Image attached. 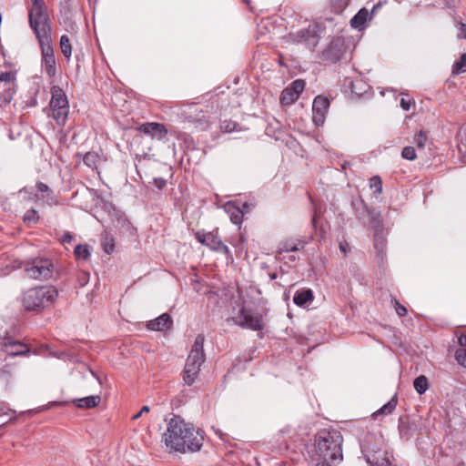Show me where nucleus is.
<instances>
[{
	"label": "nucleus",
	"instance_id": "obj_5",
	"mask_svg": "<svg viewBox=\"0 0 466 466\" xmlns=\"http://www.w3.org/2000/svg\"><path fill=\"white\" fill-rule=\"evenodd\" d=\"M28 8V23L36 39L50 36L52 26L44 0H30Z\"/></svg>",
	"mask_w": 466,
	"mask_h": 466
},
{
	"label": "nucleus",
	"instance_id": "obj_56",
	"mask_svg": "<svg viewBox=\"0 0 466 466\" xmlns=\"http://www.w3.org/2000/svg\"><path fill=\"white\" fill-rule=\"evenodd\" d=\"M459 31H460V33H459L460 36L462 38H466V25L465 24H461Z\"/></svg>",
	"mask_w": 466,
	"mask_h": 466
},
{
	"label": "nucleus",
	"instance_id": "obj_37",
	"mask_svg": "<svg viewBox=\"0 0 466 466\" xmlns=\"http://www.w3.org/2000/svg\"><path fill=\"white\" fill-rule=\"evenodd\" d=\"M319 37L316 30L314 28H311V34H309V35L307 37V39L305 40V42L303 44H305V46L308 48L313 49L319 44Z\"/></svg>",
	"mask_w": 466,
	"mask_h": 466
},
{
	"label": "nucleus",
	"instance_id": "obj_42",
	"mask_svg": "<svg viewBox=\"0 0 466 466\" xmlns=\"http://www.w3.org/2000/svg\"><path fill=\"white\" fill-rule=\"evenodd\" d=\"M401 157L407 160H414L417 157L415 148L410 146L403 147Z\"/></svg>",
	"mask_w": 466,
	"mask_h": 466
},
{
	"label": "nucleus",
	"instance_id": "obj_44",
	"mask_svg": "<svg viewBox=\"0 0 466 466\" xmlns=\"http://www.w3.org/2000/svg\"><path fill=\"white\" fill-rule=\"evenodd\" d=\"M391 303L392 305L394 306V309H395V311L396 313L400 316V317H403L407 314L408 310L407 309L401 305L397 299L396 298H391Z\"/></svg>",
	"mask_w": 466,
	"mask_h": 466
},
{
	"label": "nucleus",
	"instance_id": "obj_18",
	"mask_svg": "<svg viewBox=\"0 0 466 466\" xmlns=\"http://www.w3.org/2000/svg\"><path fill=\"white\" fill-rule=\"evenodd\" d=\"M329 104V98L325 96L319 95L314 98L312 104V121L315 126L320 127L324 124Z\"/></svg>",
	"mask_w": 466,
	"mask_h": 466
},
{
	"label": "nucleus",
	"instance_id": "obj_36",
	"mask_svg": "<svg viewBox=\"0 0 466 466\" xmlns=\"http://www.w3.org/2000/svg\"><path fill=\"white\" fill-rule=\"evenodd\" d=\"M74 254L76 258H82L87 260L90 256L88 245L79 244L75 248Z\"/></svg>",
	"mask_w": 466,
	"mask_h": 466
},
{
	"label": "nucleus",
	"instance_id": "obj_19",
	"mask_svg": "<svg viewBox=\"0 0 466 466\" xmlns=\"http://www.w3.org/2000/svg\"><path fill=\"white\" fill-rule=\"evenodd\" d=\"M137 129L152 139L162 140L168 131L164 124L157 122H147L139 125Z\"/></svg>",
	"mask_w": 466,
	"mask_h": 466
},
{
	"label": "nucleus",
	"instance_id": "obj_52",
	"mask_svg": "<svg viewBox=\"0 0 466 466\" xmlns=\"http://www.w3.org/2000/svg\"><path fill=\"white\" fill-rule=\"evenodd\" d=\"M150 411V408L147 405H145L141 408L140 411L137 414L133 415L132 420H136L140 418L144 413H148Z\"/></svg>",
	"mask_w": 466,
	"mask_h": 466
},
{
	"label": "nucleus",
	"instance_id": "obj_57",
	"mask_svg": "<svg viewBox=\"0 0 466 466\" xmlns=\"http://www.w3.org/2000/svg\"><path fill=\"white\" fill-rule=\"evenodd\" d=\"M248 204V200H242V199H238L237 201L235 200H228L226 201L224 204H227V205H229V204Z\"/></svg>",
	"mask_w": 466,
	"mask_h": 466
},
{
	"label": "nucleus",
	"instance_id": "obj_59",
	"mask_svg": "<svg viewBox=\"0 0 466 466\" xmlns=\"http://www.w3.org/2000/svg\"><path fill=\"white\" fill-rule=\"evenodd\" d=\"M312 221H313L314 225H317V223L319 221L318 210H315V214L313 216Z\"/></svg>",
	"mask_w": 466,
	"mask_h": 466
},
{
	"label": "nucleus",
	"instance_id": "obj_2",
	"mask_svg": "<svg viewBox=\"0 0 466 466\" xmlns=\"http://www.w3.org/2000/svg\"><path fill=\"white\" fill-rule=\"evenodd\" d=\"M343 437L337 430L319 431L314 438L313 459L324 461L340 462Z\"/></svg>",
	"mask_w": 466,
	"mask_h": 466
},
{
	"label": "nucleus",
	"instance_id": "obj_63",
	"mask_svg": "<svg viewBox=\"0 0 466 466\" xmlns=\"http://www.w3.org/2000/svg\"><path fill=\"white\" fill-rule=\"evenodd\" d=\"M244 1H245L246 3H248V4L249 3V1H248V0H244Z\"/></svg>",
	"mask_w": 466,
	"mask_h": 466
},
{
	"label": "nucleus",
	"instance_id": "obj_27",
	"mask_svg": "<svg viewBox=\"0 0 466 466\" xmlns=\"http://www.w3.org/2000/svg\"><path fill=\"white\" fill-rule=\"evenodd\" d=\"M304 245L301 242L294 243L293 241H286L279 245L277 251V256H281L284 253L296 252L303 248Z\"/></svg>",
	"mask_w": 466,
	"mask_h": 466
},
{
	"label": "nucleus",
	"instance_id": "obj_20",
	"mask_svg": "<svg viewBox=\"0 0 466 466\" xmlns=\"http://www.w3.org/2000/svg\"><path fill=\"white\" fill-rule=\"evenodd\" d=\"M172 324L173 321L170 315L163 313L159 317L148 321L147 328L155 331H163L171 329Z\"/></svg>",
	"mask_w": 466,
	"mask_h": 466
},
{
	"label": "nucleus",
	"instance_id": "obj_60",
	"mask_svg": "<svg viewBox=\"0 0 466 466\" xmlns=\"http://www.w3.org/2000/svg\"><path fill=\"white\" fill-rule=\"evenodd\" d=\"M278 277L277 273H270L269 274V279L270 280H273V279H276Z\"/></svg>",
	"mask_w": 466,
	"mask_h": 466
},
{
	"label": "nucleus",
	"instance_id": "obj_53",
	"mask_svg": "<svg viewBox=\"0 0 466 466\" xmlns=\"http://www.w3.org/2000/svg\"><path fill=\"white\" fill-rule=\"evenodd\" d=\"M72 240L73 236L69 232L65 233L61 238L63 244L70 243Z\"/></svg>",
	"mask_w": 466,
	"mask_h": 466
},
{
	"label": "nucleus",
	"instance_id": "obj_45",
	"mask_svg": "<svg viewBox=\"0 0 466 466\" xmlns=\"http://www.w3.org/2000/svg\"><path fill=\"white\" fill-rule=\"evenodd\" d=\"M455 359L459 362V364L466 368V349H458L455 351Z\"/></svg>",
	"mask_w": 466,
	"mask_h": 466
},
{
	"label": "nucleus",
	"instance_id": "obj_58",
	"mask_svg": "<svg viewBox=\"0 0 466 466\" xmlns=\"http://www.w3.org/2000/svg\"><path fill=\"white\" fill-rule=\"evenodd\" d=\"M459 343L462 347H466V335H461L459 337Z\"/></svg>",
	"mask_w": 466,
	"mask_h": 466
},
{
	"label": "nucleus",
	"instance_id": "obj_6",
	"mask_svg": "<svg viewBox=\"0 0 466 466\" xmlns=\"http://www.w3.org/2000/svg\"><path fill=\"white\" fill-rule=\"evenodd\" d=\"M26 275L34 279H48L52 277L54 264L46 258H34L25 263Z\"/></svg>",
	"mask_w": 466,
	"mask_h": 466
},
{
	"label": "nucleus",
	"instance_id": "obj_15",
	"mask_svg": "<svg viewBox=\"0 0 466 466\" xmlns=\"http://www.w3.org/2000/svg\"><path fill=\"white\" fill-rule=\"evenodd\" d=\"M0 350L11 357H16L29 354L30 348L8 333L0 342Z\"/></svg>",
	"mask_w": 466,
	"mask_h": 466
},
{
	"label": "nucleus",
	"instance_id": "obj_10",
	"mask_svg": "<svg viewBox=\"0 0 466 466\" xmlns=\"http://www.w3.org/2000/svg\"><path fill=\"white\" fill-rule=\"evenodd\" d=\"M362 453L370 466H393L389 459L388 452L370 443L362 445Z\"/></svg>",
	"mask_w": 466,
	"mask_h": 466
},
{
	"label": "nucleus",
	"instance_id": "obj_47",
	"mask_svg": "<svg viewBox=\"0 0 466 466\" xmlns=\"http://www.w3.org/2000/svg\"><path fill=\"white\" fill-rule=\"evenodd\" d=\"M8 334V329L5 321L0 318V342Z\"/></svg>",
	"mask_w": 466,
	"mask_h": 466
},
{
	"label": "nucleus",
	"instance_id": "obj_4",
	"mask_svg": "<svg viewBox=\"0 0 466 466\" xmlns=\"http://www.w3.org/2000/svg\"><path fill=\"white\" fill-rule=\"evenodd\" d=\"M205 336L198 334L186 360L182 379L186 385L192 386L198 378L200 368L206 360L204 351Z\"/></svg>",
	"mask_w": 466,
	"mask_h": 466
},
{
	"label": "nucleus",
	"instance_id": "obj_54",
	"mask_svg": "<svg viewBox=\"0 0 466 466\" xmlns=\"http://www.w3.org/2000/svg\"><path fill=\"white\" fill-rule=\"evenodd\" d=\"M276 258L279 260H282V259L287 260L286 262H289V261L294 262L297 259V258L294 255H288V256H283V257L277 256Z\"/></svg>",
	"mask_w": 466,
	"mask_h": 466
},
{
	"label": "nucleus",
	"instance_id": "obj_48",
	"mask_svg": "<svg viewBox=\"0 0 466 466\" xmlns=\"http://www.w3.org/2000/svg\"><path fill=\"white\" fill-rule=\"evenodd\" d=\"M414 101L411 100V99H406L404 97H402L400 99V106L403 110L405 111H409L411 107V106L413 105L414 106Z\"/></svg>",
	"mask_w": 466,
	"mask_h": 466
},
{
	"label": "nucleus",
	"instance_id": "obj_3",
	"mask_svg": "<svg viewBox=\"0 0 466 466\" xmlns=\"http://www.w3.org/2000/svg\"><path fill=\"white\" fill-rule=\"evenodd\" d=\"M57 297L55 286L42 285L24 290L20 301L25 311L39 314L51 309Z\"/></svg>",
	"mask_w": 466,
	"mask_h": 466
},
{
	"label": "nucleus",
	"instance_id": "obj_28",
	"mask_svg": "<svg viewBox=\"0 0 466 466\" xmlns=\"http://www.w3.org/2000/svg\"><path fill=\"white\" fill-rule=\"evenodd\" d=\"M52 110V117L56 120V124L59 126H64L66 124L69 106H62V107H55L51 108Z\"/></svg>",
	"mask_w": 466,
	"mask_h": 466
},
{
	"label": "nucleus",
	"instance_id": "obj_7",
	"mask_svg": "<svg viewBox=\"0 0 466 466\" xmlns=\"http://www.w3.org/2000/svg\"><path fill=\"white\" fill-rule=\"evenodd\" d=\"M37 41L41 49V66L48 77L54 78L56 76L57 68L52 37L50 35L37 38Z\"/></svg>",
	"mask_w": 466,
	"mask_h": 466
},
{
	"label": "nucleus",
	"instance_id": "obj_38",
	"mask_svg": "<svg viewBox=\"0 0 466 466\" xmlns=\"http://www.w3.org/2000/svg\"><path fill=\"white\" fill-rule=\"evenodd\" d=\"M370 187L374 194H380L382 191V180L379 176H373L370 178Z\"/></svg>",
	"mask_w": 466,
	"mask_h": 466
},
{
	"label": "nucleus",
	"instance_id": "obj_43",
	"mask_svg": "<svg viewBox=\"0 0 466 466\" xmlns=\"http://www.w3.org/2000/svg\"><path fill=\"white\" fill-rule=\"evenodd\" d=\"M238 124L232 120H224L220 124V128L224 132H232L236 130Z\"/></svg>",
	"mask_w": 466,
	"mask_h": 466
},
{
	"label": "nucleus",
	"instance_id": "obj_33",
	"mask_svg": "<svg viewBox=\"0 0 466 466\" xmlns=\"http://www.w3.org/2000/svg\"><path fill=\"white\" fill-rule=\"evenodd\" d=\"M309 34H311V28L308 27L298 30L295 33H291L290 37L294 42L303 44L307 37L309 35Z\"/></svg>",
	"mask_w": 466,
	"mask_h": 466
},
{
	"label": "nucleus",
	"instance_id": "obj_25",
	"mask_svg": "<svg viewBox=\"0 0 466 466\" xmlns=\"http://www.w3.org/2000/svg\"><path fill=\"white\" fill-rule=\"evenodd\" d=\"M101 400L100 396L92 395L85 398L75 399L73 400V403L80 409H91L96 407Z\"/></svg>",
	"mask_w": 466,
	"mask_h": 466
},
{
	"label": "nucleus",
	"instance_id": "obj_62",
	"mask_svg": "<svg viewBox=\"0 0 466 466\" xmlns=\"http://www.w3.org/2000/svg\"><path fill=\"white\" fill-rule=\"evenodd\" d=\"M399 428H400V433L402 434L404 432V427L402 425V422L400 424Z\"/></svg>",
	"mask_w": 466,
	"mask_h": 466
},
{
	"label": "nucleus",
	"instance_id": "obj_23",
	"mask_svg": "<svg viewBox=\"0 0 466 466\" xmlns=\"http://www.w3.org/2000/svg\"><path fill=\"white\" fill-rule=\"evenodd\" d=\"M314 299L313 291L310 289H301L296 291L293 302L299 307H306Z\"/></svg>",
	"mask_w": 466,
	"mask_h": 466
},
{
	"label": "nucleus",
	"instance_id": "obj_1",
	"mask_svg": "<svg viewBox=\"0 0 466 466\" xmlns=\"http://www.w3.org/2000/svg\"><path fill=\"white\" fill-rule=\"evenodd\" d=\"M163 438L170 452L180 453L198 451L204 441L201 431L196 430L179 416L170 419Z\"/></svg>",
	"mask_w": 466,
	"mask_h": 466
},
{
	"label": "nucleus",
	"instance_id": "obj_22",
	"mask_svg": "<svg viewBox=\"0 0 466 466\" xmlns=\"http://www.w3.org/2000/svg\"><path fill=\"white\" fill-rule=\"evenodd\" d=\"M51 95L52 96L49 103L50 108L69 106L65 92L58 86H53L51 87Z\"/></svg>",
	"mask_w": 466,
	"mask_h": 466
},
{
	"label": "nucleus",
	"instance_id": "obj_30",
	"mask_svg": "<svg viewBox=\"0 0 466 466\" xmlns=\"http://www.w3.org/2000/svg\"><path fill=\"white\" fill-rule=\"evenodd\" d=\"M350 0H329V9L335 15H341Z\"/></svg>",
	"mask_w": 466,
	"mask_h": 466
},
{
	"label": "nucleus",
	"instance_id": "obj_39",
	"mask_svg": "<svg viewBox=\"0 0 466 466\" xmlns=\"http://www.w3.org/2000/svg\"><path fill=\"white\" fill-rule=\"evenodd\" d=\"M39 219V216L37 214V211L31 208L26 211V213L24 216V221L27 225L31 226L35 224Z\"/></svg>",
	"mask_w": 466,
	"mask_h": 466
},
{
	"label": "nucleus",
	"instance_id": "obj_50",
	"mask_svg": "<svg viewBox=\"0 0 466 466\" xmlns=\"http://www.w3.org/2000/svg\"><path fill=\"white\" fill-rule=\"evenodd\" d=\"M78 281L81 286H85L86 284H87V282L89 281V273H87L86 271H82L78 275Z\"/></svg>",
	"mask_w": 466,
	"mask_h": 466
},
{
	"label": "nucleus",
	"instance_id": "obj_13",
	"mask_svg": "<svg viewBox=\"0 0 466 466\" xmlns=\"http://www.w3.org/2000/svg\"><path fill=\"white\" fill-rule=\"evenodd\" d=\"M27 194L29 201H51L55 198V193L46 184L37 182L35 187H25L20 189L18 194Z\"/></svg>",
	"mask_w": 466,
	"mask_h": 466
},
{
	"label": "nucleus",
	"instance_id": "obj_9",
	"mask_svg": "<svg viewBox=\"0 0 466 466\" xmlns=\"http://www.w3.org/2000/svg\"><path fill=\"white\" fill-rule=\"evenodd\" d=\"M369 214L372 218V228H373V245L377 251V257L383 260L386 249V235L384 233V228L381 220L376 212L374 208L368 209Z\"/></svg>",
	"mask_w": 466,
	"mask_h": 466
},
{
	"label": "nucleus",
	"instance_id": "obj_40",
	"mask_svg": "<svg viewBox=\"0 0 466 466\" xmlns=\"http://www.w3.org/2000/svg\"><path fill=\"white\" fill-rule=\"evenodd\" d=\"M102 245H103L104 251L106 254H111L114 251L115 241L112 237H109L107 235L104 236L103 239H102Z\"/></svg>",
	"mask_w": 466,
	"mask_h": 466
},
{
	"label": "nucleus",
	"instance_id": "obj_16",
	"mask_svg": "<svg viewBox=\"0 0 466 466\" xmlns=\"http://www.w3.org/2000/svg\"><path fill=\"white\" fill-rule=\"evenodd\" d=\"M209 117L208 111L199 108L197 105L190 106L185 112L186 120L202 130L209 127Z\"/></svg>",
	"mask_w": 466,
	"mask_h": 466
},
{
	"label": "nucleus",
	"instance_id": "obj_11",
	"mask_svg": "<svg viewBox=\"0 0 466 466\" xmlns=\"http://www.w3.org/2000/svg\"><path fill=\"white\" fill-rule=\"evenodd\" d=\"M347 46L345 40L341 36L333 37L326 48L321 53L323 61L329 63H337L346 53Z\"/></svg>",
	"mask_w": 466,
	"mask_h": 466
},
{
	"label": "nucleus",
	"instance_id": "obj_17",
	"mask_svg": "<svg viewBox=\"0 0 466 466\" xmlns=\"http://www.w3.org/2000/svg\"><path fill=\"white\" fill-rule=\"evenodd\" d=\"M305 81L303 79L294 80L287 86L280 95V103L283 106H289L298 100L299 95L305 88Z\"/></svg>",
	"mask_w": 466,
	"mask_h": 466
},
{
	"label": "nucleus",
	"instance_id": "obj_12",
	"mask_svg": "<svg viewBox=\"0 0 466 466\" xmlns=\"http://www.w3.org/2000/svg\"><path fill=\"white\" fill-rule=\"evenodd\" d=\"M0 83L3 85V91L0 94L1 103L9 104L16 92V72L5 71L0 73Z\"/></svg>",
	"mask_w": 466,
	"mask_h": 466
},
{
	"label": "nucleus",
	"instance_id": "obj_55",
	"mask_svg": "<svg viewBox=\"0 0 466 466\" xmlns=\"http://www.w3.org/2000/svg\"><path fill=\"white\" fill-rule=\"evenodd\" d=\"M316 466H335L338 462L324 461V460H317Z\"/></svg>",
	"mask_w": 466,
	"mask_h": 466
},
{
	"label": "nucleus",
	"instance_id": "obj_51",
	"mask_svg": "<svg viewBox=\"0 0 466 466\" xmlns=\"http://www.w3.org/2000/svg\"><path fill=\"white\" fill-rule=\"evenodd\" d=\"M339 250L344 255H347L350 251V244L347 241H341L339 245Z\"/></svg>",
	"mask_w": 466,
	"mask_h": 466
},
{
	"label": "nucleus",
	"instance_id": "obj_41",
	"mask_svg": "<svg viewBox=\"0 0 466 466\" xmlns=\"http://www.w3.org/2000/svg\"><path fill=\"white\" fill-rule=\"evenodd\" d=\"M427 141V136L424 131L420 130L414 136V143L419 148H424Z\"/></svg>",
	"mask_w": 466,
	"mask_h": 466
},
{
	"label": "nucleus",
	"instance_id": "obj_26",
	"mask_svg": "<svg viewBox=\"0 0 466 466\" xmlns=\"http://www.w3.org/2000/svg\"><path fill=\"white\" fill-rule=\"evenodd\" d=\"M369 16V11L362 7L359 10V12L351 18L350 25L356 29H361L365 25Z\"/></svg>",
	"mask_w": 466,
	"mask_h": 466
},
{
	"label": "nucleus",
	"instance_id": "obj_24",
	"mask_svg": "<svg viewBox=\"0 0 466 466\" xmlns=\"http://www.w3.org/2000/svg\"><path fill=\"white\" fill-rule=\"evenodd\" d=\"M106 159L103 158V155L99 154L95 151H89L83 155V162L84 164L91 168L92 170H96L97 174H99L98 171V165L101 161H105Z\"/></svg>",
	"mask_w": 466,
	"mask_h": 466
},
{
	"label": "nucleus",
	"instance_id": "obj_49",
	"mask_svg": "<svg viewBox=\"0 0 466 466\" xmlns=\"http://www.w3.org/2000/svg\"><path fill=\"white\" fill-rule=\"evenodd\" d=\"M153 184L157 188L161 190L167 186V180L162 177H157L154 178Z\"/></svg>",
	"mask_w": 466,
	"mask_h": 466
},
{
	"label": "nucleus",
	"instance_id": "obj_14",
	"mask_svg": "<svg viewBox=\"0 0 466 466\" xmlns=\"http://www.w3.org/2000/svg\"><path fill=\"white\" fill-rule=\"evenodd\" d=\"M196 239L202 245L207 246L210 249L222 252L228 257H231L230 250L227 245H225L221 239L215 235L213 232L198 231L195 234Z\"/></svg>",
	"mask_w": 466,
	"mask_h": 466
},
{
	"label": "nucleus",
	"instance_id": "obj_21",
	"mask_svg": "<svg viewBox=\"0 0 466 466\" xmlns=\"http://www.w3.org/2000/svg\"><path fill=\"white\" fill-rule=\"evenodd\" d=\"M225 212L229 216L232 223L235 225L241 224L244 215L248 211L249 206H221Z\"/></svg>",
	"mask_w": 466,
	"mask_h": 466
},
{
	"label": "nucleus",
	"instance_id": "obj_31",
	"mask_svg": "<svg viewBox=\"0 0 466 466\" xmlns=\"http://www.w3.org/2000/svg\"><path fill=\"white\" fill-rule=\"evenodd\" d=\"M59 46L64 56L69 59L72 55V46L67 35H63L60 37Z\"/></svg>",
	"mask_w": 466,
	"mask_h": 466
},
{
	"label": "nucleus",
	"instance_id": "obj_61",
	"mask_svg": "<svg viewBox=\"0 0 466 466\" xmlns=\"http://www.w3.org/2000/svg\"><path fill=\"white\" fill-rule=\"evenodd\" d=\"M349 164H350L349 162H344V163L341 165V168H342V169H346Z\"/></svg>",
	"mask_w": 466,
	"mask_h": 466
},
{
	"label": "nucleus",
	"instance_id": "obj_8",
	"mask_svg": "<svg viewBox=\"0 0 466 466\" xmlns=\"http://www.w3.org/2000/svg\"><path fill=\"white\" fill-rule=\"evenodd\" d=\"M232 319L236 325L245 329L257 331H260L264 329L262 316L258 312H253L251 309H246L245 307H242Z\"/></svg>",
	"mask_w": 466,
	"mask_h": 466
},
{
	"label": "nucleus",
	"instance_id": "obj_32",
	"mask_svg": "<svg viewBox=\"0 0 466 466\" xmlns=\"http://www.w3.org/2000/svg\"><path fill=\"white\" fill-rule=\"evenodd\" d=\"M370 89V86L364 83L360 79H356L355 81L351 82V91L352 93L360 96L364 93H366L368 90Z\"/></svg>",
	"mask_w": 466,
	"mask_h": 466
},
{
	"label": "nucleus",
	"instance_id": "obj_35",
	"mask_svg": "<svg viewBox=\"0 0 466 466\" xmlns=\"http://www.w3.org/2000/svg\"><path fill=\"white\" fill-rule=\"evenodd\" d=\"M466 72V53L462 54L452 66V74H461Z\"/></svg>",
	"mask_w": 466,
	"mask_h": 466
},
{
	"label": "nucleus",
	"instance_id": "obj_29",
	"mask_svg": "<svg viewBox=\"0 0 466 466\" xmlns=\"http://www.w3.org/2000/svg\"><path fill=\"white\" fill-rule=\"evenodd\" d=\"M398 403L397 396L394 395L386 404H384L380 409L375 411L372 416L374 418L379 415H387L390 414L396 408Z\"/></svg>",
	"mask_w": 466,
	"mask_h": 466
},
{
	"label": "nucleus",
	"instance_id": "obj_46",
	"mask_svg": "<svg viewBox=\"0 0 466 466\" xmlns=\"http://www.w3.org/2000/svg\"><path fill=\"white\" fill-rule=\"evenodd\" d=\"M15 411L9 408L8 404H6L4 401H0V416L2 415H8V414H15Z\"/></svg>",
	"mask_w": 466,
	"mask_h": 466
},
{
	"label": "nucleus",
	"instance_id": "obj_34",
	"mask_svg": "<svg viewBox=\"0 0 466 466\" xmlns=\"http://www.w3.org/2000/svg\"><path fill=\"white\" fill-rule=\"evenodd\" d=\"M413 385L419 394H423L428 390V380L424 375H420L414 380Z\"/></svg>",
	"mask_w": 466,
	"mask_h": 466
}]
</instances>
